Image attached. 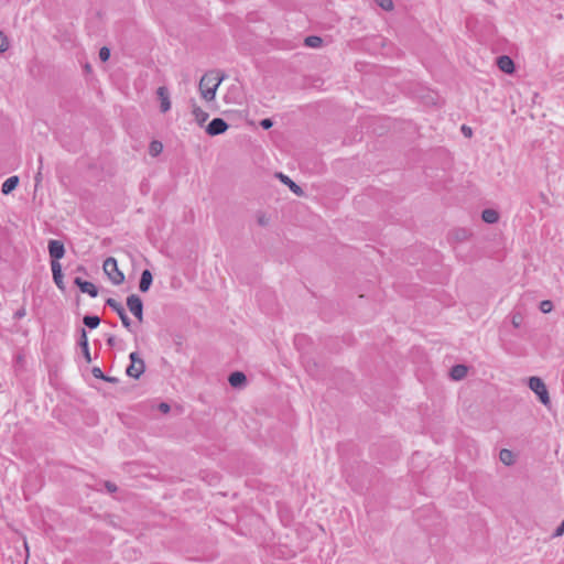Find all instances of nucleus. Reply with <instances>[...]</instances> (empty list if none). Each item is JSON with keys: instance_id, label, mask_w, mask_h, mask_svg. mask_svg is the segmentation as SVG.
Here are the masks:
<instances>
[{"instance_id": "obj_1", "label": "nucleus", "mask_w": 564, "mask_h": 564, "mask_svg": "<svg viewBox=\"0 0 564 564\" xmlns=\"http://www.w3.org/2000/svg\"><path fill=\"white\" fill-rule=\"evenodd\" d=\"M102 269L113 284L119 285L124 281V274L118 269L113 257H108L104 261Z\"/></svg>"}, {"instance_id": "obj_2", "label": "nucleus", "mask_w": 564, "mask_h": 564, "mask_svg": "<svg viewBox=\"0 0 564 564\" xmlns=\"http://www.w3.org/2000/svg\"><path fill=\"white\" fill-rule=\"evenodd\" d=\"M529 387L539 397V400L541 401L542 404H550V395L546 386L541 378L531 377L529 379Z\"/></svg>"}, {"instance_id": "obj_3", "label": "nucleus", "mask_w": 564, "mask_h": 564, "mask_svg": "<svg viewBox=\"0 0 564 564\" xmlns=\"http://www.w3.org/2000/svg\"><path fill=\"white\" fill-rule=\"evenodd\" d=\"M130 365L127 368V375L131 378L138 379L145 370L144 360L137 351L129 355Z\"/></svg>"}, {"instance_id": "obj_4", "label": "nucleus", "mask_w": 564, "mask_h": 564, "mask_svg": "<svg viewBox=\"0 0 564 564\" xmlns=\"http://www.w3.org/2000/svg\"><path fill=\"white\" fill-rule=\"evenodd\" d=\"M215 80L216 82L212 86H209L210 79H208L206 76H203L199 82V90L202 97L207 101H210L215 98L216 90L221 82V78H215Z\"/></svg>"}, {"instance_id": "obj_5", "label": "nucleus", "mask_w": 564, "mask_h": 564, "mask_svg": "<svg viewBox=\"0 0 564 564\" xmlns=\"http://www.w3.org/2000/svg\"><path fill=\"white\" fill-rule=\"evenodd\" d=\"M127 306L132 315L140 322H143V303L140 296L131 294L127 297Z\"/></svg>"}, {"instance_id": "obj_6", "label": "nucleus", "mask_w": 564, "mask_h": 564, "mask_svg": "<svg viewBox=\"0 0 564 564\" xmlns=\"http://www.w3.org/2000/svg\"><path fill=\"white\" fill-rule=\"evenodd\" d=\"M228 123L221 118H214L206 127V133L214 137L226 132Z\"/></svg>"}, {"instance_id": "obj_7", "label": "nucleus", "mask_w": 564, "mask_h": 564, "mask_svg": "<svg viewBox=\"0 0 564 564\" xmlns=\"http://www.w3.org/2000/svg\"><path fill=\"white\" fill-rule=\"evenodd\" d=\"M77 345L82 350L83 357L87 364L91 362V356L89 351L88 338L85 328L79 329V338L77 340Z\"/></svg>"}, {"instance_id": "obj_8", "label": "nucleus", "mask_w": 564, "mask_h": 564, "mask_svg": "<svg viewBox=\"0 0 564 564\" xmlns=\"http://www.w3.org/2000/svg\"><path fill=\"white\" fill-rule=\"evenodd\" d=\"M48 253L51 259L59 260L65 254L64 243L59 240L52 239L48 241Z\"/></svg>"}, {"instance_id": "obj_9", "label": "nucleus", "mask_w": 564, "mask_h": 564, "mask_svg": "<svg viewBox=\"0 0 564 564\" xmlns=\"http://www.w3.org/2000/svg\"><path fill=\"white\" fill-rule=\"evenodd\" d=\"M74 283L79 288L83 293H87L91 297H96L98 295V289L91 282L85 281L82 278H75Z\"/></svg>"}, {"instance_id": "obj_10", "label": "nucleus", "mask_w": 564, "mask_h": 564, "mask_svg": "<svg viewBox=\"0 0 564 564\" xmlns=\"http://www.w3.org/2000/svg\"><path fill=\"white\" fill-rule=\"evenodd\" d=\"M497 66L506 74H512L514 72V63L508 55H501L497 58Z\"/></svg>"}, {"instance_id": "obj_11", "label": "nucleus", "mask_w": 564, "mask_h": 564, "mask_svg": "<svg viewBox=\"0 0 564 564\" xmlns=\"http://www.w3.org/2000/svg\"><path fill=\"white\" fill-rule=\"evenodd\" d=\"M158 97L161 101L160 108L162 112H166L171 109V101L169 96V90L166 87L161 86L156 90Z\"/></svg>"}, {"instance_id": "obj_12", "label": "nucleus", "mask_w": 564, "mask_h": 564, "mask_svg": "<svg viewBox=\"0 0 564 564\" xmlns=\"http://www.w3.org/2000/svg\"><path fill=\"white\" fill-rule=\"evenodd\" d=\"M228 381L232 388H241L247 382V377L241 371H235L229 375Z\"/></svg>"}, {"instance_id": "obj_13", "label": "nucleus", "mask_w": 564, "mask_h": 564, "mask_svg": "<svg viewBox=\"0 0 564 564\" xmlns=\"http://www.w3.org/2000/svg\"><path fill=\"white\" fill-rule=\"evenodd\" d=\"M153 281V276L150 270L145 269L141 273L139 290L141 292H148Z\"/></svg>"}, {"instance_id": "obj_14", "label": "nucleus", "mask_w": 564, "mask_h": 564, "mask_svg": "<svg viewBox=\"0 0 564 564\" xmlns=\"http://www.w3.org/2000/svg\"><path fill=\"white\" fill-rule=\"evenodd\" d=\"M19 184V176L13 175L7 178L1 186V192L3 195L10 194L12 191L17 188Z\"/></svg>"}, {"instance_id": "obj_15", "label": "nucleus", "mask_w": 564, "mask_h": 564, "mask_svg": "<svg viewBox=\"0 0 564 564\" xmlns=\"http://www.w3.org/2000/svg\"><path fill=\"white\" fill-rule=\"evenodd\" d=\"M278 177L281 180V182L285 185L289 186V188L294 193L296 194L297 196H301L303 195V189L300 185H297L296 183H294L289 176L282 174V173H279L278 174Z\"/></svg>"}, {"instance_id": "obj_16", "label": "nucleus", "mask_w": 564, "mask_h": 564, "mask_svg": "<svg viewBox=\"0 0 564 564\" xmlns=\"http://www.w3.org/2000/svg\"><path fill=\"white\" fill-rule=\"evenodd\" d=\"M467 371H468V369L465 365H456V366L452 367L449 376L453 380L458 381L466 377Z\"/></svg>"}, {"instance_id": "obj_17", "label": "nucleus", "mask_w": 564, "mask_h": 564, "mask_svg": "<svg viewBox=\"0 0 564 564\" xmlns=\"http://www.w3.org/2000/svg\"><path fill=\"white\" fill-rule=\"evenodd\" d=\"M481 218L487 224H496L499 220V214L492 208L482 210Z\"/></svg>"}, {"instance_id": "obj_18", "label": "nucleus", "mask_w": 564, "mask_h": 564, "mask_svg": "<svg viewBox=\"0 0 564 564\" xmlns=\"http://www.w3.org/2000/svg\"><path fill=\"white\" fill-rule=\"evenodd\" d=\"M192 112L195 117V120L200 126L208 119V113L206 111H204L200 107L196 106L195 104L193 105Z\"/></svg>"}, {"instance_id": "obj_19", "label": "nucleus", "mask_w": 564, "mask_h": 564, "mask_svg": "<svg viewBox=\"0 0 564 564\" xmlns=\"http://www.w3.org/2000/svg\"><path fill=\"white\" fill-rule=\"evenodd\" d=\"M499 458L507 466L512 465L513 462H514L513 453L510 449H507V448H503V449L500 451Z\"/></svg>"}, {"instance_id": "obj_20", "label": "nucleus", "mask_w": 564, "mask_h": 564, "mask_svg": "<svg viewBox=\"0 0 564 564\" xmlns=\"http://www.w3.org/2000/svg\"><path fill=\"white\" fill-rule=\"evenodd\" d=\"M83 323L90 329L98 327L100 318L97 315H86L83 318Z\"/></svg>"}, {"instance_id": "obj_21", "label": "nucleus", "mask_w": 564, "mask_h": 564, "mask_svg": "<svg viewBox=\"0 0 564 564\" xmlns=\"http://www.w3.org/2000/svg\"><path fill=\"white\" fill-rule=\"evenodd\" d=\"M304 43H305V45H306V46H308V47H314V48H316V47H319V46L322 45L323 40H322V37H319V36H316V35H310V36L305 37Z\"/></svg>"}, {"instance_id": "obj_22", "label": "nucleus", "mask_w": 564, "mask_h": 564, "mask_svg": "<svg viewBox=\"0 0 564 564\" xmlns=\"http://www.w3.org/2000/svg\"><path fill=\"white\" fill-rule=\"evenodd\" d=\"M163 150V144L160 141H152L149 147V153L152 156H158Z\"/></svg>"}, {"instance_id": "obj_23", "label": "nucleus", "mask_w": 564, "mask_h": 564, "mask_svg": "<svg viewBox=\"0 0 564 564\" xmlns=\"http://www.w3.org/2000/svg\"><path fill=\"white\" fill-rule=\"evenodd\" d=\"M118 316L120 317L123 327L127 328L129 332H132V323L129 316L127 315L126 311L123 310L119 312Z\"/></svg>"}, {"instance_id": "obj_24", "label": "nucleus", "mask_w": 564, "mask_h": 564, "mask_svg": "<svg viewBox=\"0 0 564 564\" xmlns=\"http://www.w3.org/2000/svg\"><path fill=\"white\" fill-rule=\"evenodd\" d=\"M106 305L111 307L117 314L124 310L123 306L112 297L106 300Z\"/></svg>"}, {"instance_id": "obj_25", "label": "nucleus", "mask_w": 564, "mask_h": 564, "mask_svg": "<svg viewBox=\"0 0 564 564\" xmlns=\"http://www.w3.org/2000/svg\"><path fill=\"white\" fill-rule=\"evenodd\" d=\"M540 310L542 313H550L553 310V303L549 300H544L540 303Z\"/></svg>"}, {"instance_id": "obj_26", "label": "nucleus", "mask_w": 564, "mask_h": 564, "mask_svg": "<svg viewBox=\"0 0 564 564\" xmlns=\"http://www.w3.org/2000/svg\"><path fill=\"white\" fill-rule=\"evenodd\" d=\"M8 47H9L8 37L2 32H0V53L6 52L8 50Z\"/></svg>"}, {"instance_id": "obj_27", "label": "nucleus", "mask_w": 564, "mask_h": 564, "mask_svg": "<svg viewBox=\"0 0 564 564\" xmlns=\"http://www.w3.org/2000/svg\"><path fill=\"white\" fill-rule=\"evenodd\" d=\"M53 280H54L56 286L59 290H64L65 289L64 282H63V273L62 272L53 274Z\"/></svg>"}, {"instance_id": "obj_28", "label": "nucleus", "mask_w": 564, "mask_h": 564, "mask_svg": "<svg viewBox=\"0 0 564 564\" xmlns=\"http://www.w3.org/2000/svg\"><path fill=\"white\" fill-rule=\"evenodd\" d=\"M110 57V50L106 46L101 47L100 51H99V58L102 61V62H106L108 61Z\"/></svg>"}, {"instance_id": "obj_29", "label": "nucleus", "mask_w": 564, "mask_h": 564, "mask_svg": "<svg viewBox=\"0 0 564 564\" xmlns=\"http://www.w3.org/2000/svg\"><path fill=\"white\" fill-rule=\"evenodd\" d=\"M377 3L383 9V10H391L393 8L392 0H376Z\"/></svg>"}, {"instance_id": "obj_30", "label": "nucleus", "mask_w": 564, "mask_h": 564, "mask_svg": "<svg viewBox=\"0 0 564 564\" xmlns=\"http://www.w3.org/2000/svg\"><path fill=\"white\" fill-rule=\"evenodd\" d=\"M51 268H52L53 274L62 272V267H61V263L58 262V260L52 259Z\"/></svg>"}, {"instance_id": "obj_31", "label": "nucleus", "mask_w": 564, "mask_h": 564, "mask_svg": "<svg viewBox=\"0 0 564 564\" xmlns=\"http://www.w3.org/2000/svg\"><path fill=\"white\" fill-rule=\"evenodd\" d=\"M91 373L96 379H101V380L105 379V376H106L99 367H94L91 370Z\"/></svg>"}, {"instance_id": "obj_32", "label": "nucleus", "mask_w": 564, "mask_h": 564, "mask_svg": "<svg viewBox=\"0 0 564 564\" xmlns=\"http://www.w3.org/2000/svg\"><path fill=\"white\" fill-rule=\"evenodd\" d=\"M260 126L264 129V130H268L270 129L272 126H273V121L270 119V118H264L260 121Z\"/></svg>"}, {"instance_id": "obj_33", "label": "nucleus", "mask_w": 564, "mask_h": 564, "mask_svg": "<svg viewBox=\"0 0 564 564\" xmlns=\"http://www.w3.org/2000/svg\"><path fill=\"white\" fill-rule=\"evenodd\" d=\"M26 315V310L24 306L20 307L15 313H14V318L15 319H21L23 318L24 316Z\"/></svg>"}, {"instance_id": "obj_34", "label": "nucleus", "mask_w": 564, "mask_h": 564, "mask_svg": "<svg viewBox=\"0 0 564 564\" xmlns=\"http://www.w3.org/2000/svg\"><path fill=\"white\" fill-rule=\"evenodd\" d=\"M460 130H462L463 134L467 138H470L473 135V130L470 127L463 124Z\"/></svg>"}, {"instance_id": "obj_35", "label": "nucleus", "mask_w": 564, "mask_h": 564, "mask_svg": "<svg viewBox=\"0 0 564 564\" xmlns=\"http://www.w3.org/2000/svg\"><path fill=\"white\" fill-rule=\"evenodd\" d=\"M170 409H171L170 405L164 402L160 403V405H159V410L163 413L170 412Z\"/></svg>"}, {"instance_id": "obj_36", "label": "nucleus", "mask_w": 564, "mask_h": 564, "mask_svg": "<svg viewBox=\"0 0 564 564\" xmlns=\"http://www.w3.org/2000/svg\"><path fill=\"white\" fill-rule=\"evenodd\" d=\"M106 488L109 492H115L117 490V486L113 482L107 481Z\"/></svg>"}, {"instance_id": "obj_37", "label": "nucleus", "mask_w": 564, "mask_h": 564, "mask_svg": "<svg viewBox=\"0 0 564 564\" xmlns=\"http://www.w3.org/2000/svg\"><path fill=\"white\" fill-rule=\"evenodd\" d=\"M107 344L110 346V347H113L115 344H116V338L115 336H109L108 339H107Z\"/></svg>"}, {"instance_id": "obj_38", "label": "nucleus", "mask_w": 564, "mask_h": 564, "mask_svg": "<svg viewBox=\"0 0 564 564\" xmlns=\"http://www.w3.org/2000/svg\"><path fill=\"white\" fill-rule=\"evenodd\" d=\"M104 381H107V382H118V379L115 378V377H109V376H105V379H102Z\"/></svg>"}, {"instance_id": "obj_39", "label": "nucleus", "mask_w": 564, "mask_h": 564, "mask_svg": "<svg viewBox=\"0 0 564 564\" xmlns=\"http://www.w3.org/2000/svg\"><path fill=\"white\" fill-rule=\"evenodd\" d=\"M258 223H259L261 226H265V225H267V220L264 219V217H263V216L259 217Z\"/></svg>"}, {"instance_id": "obj_40", "label": "nucleus", "mask_w": 564, "mask_h": 564, "mask_svg": "<svg viewBox=\"0 0 564 564\" xmlns=\"http://www.w3.org/2000/svg\"><path fill=\"white\" fill-rule=\"evenodd\" d=\"M512 324H513L514 327H519L520 326V322L518 321L517 316H513Z\"/></svg>"}, {"instance_id": "obj_41", "label": "nucleus", "mask_w": 564, "mask_h": 564, "mask_svg": "<svg viewBox=\"0 0 564 564\" xmlns=\"http://www.w3.org/2000/svg\"><path fill=\"white\" fill-rule=\"evenodd\" d=\"M467 235L466 230H460L458 238H465Z\"/></svg>"}]
</instances>
